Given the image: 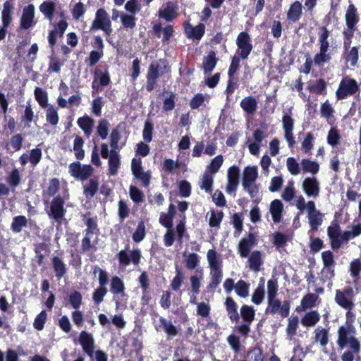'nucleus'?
Returning <instances> with one entry per match:
<instances>
[{"instance_id":"1","label":"nucleus","mask_w":361,"mask_h":361,"mask_svg":"<svg viewBox=\"0 0 361 361\" xmlns=\"http://www.w3.org/2000/svg\"><path fill=\"white\" fill-rule=\"evenodd\" d=\"M337 345L338 350H343L347 346L350 350L341 355L342 361H353L355 354L358 353L360 348L359 341L355 337V329L351 325L341 326L338 330Z\"/></svg>"},{"instance_id":"2","label":"nucleus","mask_w":361,"mask_h":361,"mask_svg":"<svg viewBox=\"0 0 361 361\" xmlns=\"http://www.w3.org/2000/svg\"><path fill=\"white\" fill-rule=\"evenodd\" d=\"M170 71V66L165 59L152 61L146 75L145 89L148 92H152L157 85L158 79L164 73Z\"/></svg>"},{"instance_id":"3","label":"nucleus","mask_w":361,"mask_h":361,"mask_svg":"<svg viewBox=\"0 0 361 361\" xmlns=\"http://www.w3.org/2000/svg\"><path fill=\"white\" fill-rule=\"evenodd\" d=\"M258 177L256 166H246L243 171L242 185L243 189L248 192L253 202L258 204L260 200L255 199L259 190V185L255 183Z\"/></svg>"},{"instance_id":"4","label":"nucleus","mask_w":361,"mask_h":361,"mask_svg":"<svg viewBox=\"0 0 361 361\" xmlns=\"http://www.w3.org/2000/svg\"><path fill=\"white\" fill-rule=\"evenodd\" d=\"M82 220L87 228L85 230V235L82 241V248H94L91 244V238L94 235L99 233V228L97 224V216H92L90 212L82 215Z\"/></svg>"},{"instance_id":"5","label":"nucleus","mask_w":361,"mask_h":361,"mask_svg":"<svg viewBox=\"0 0 361 361\" xmlns=\"http://www.w3.org/2000/svg\"><path fill=\"white\" fill-rule=\"evenodd\" d=\"M47 215L58 224L61 225L65 220L66 209L65 208V199L61 195L55 196L50 202Z\"/></svg>"},{"instance_id":"6","label":"nucleus","mask_w":361,"mask_h":361,"mask_svg":"<svg viewBox=\"0 0 361 361\" xmlns=\"http://www.w3.org/2000/svg\"><path fill=\"white\" fill-rule=\"evenodd\" d=\"M90 30H101L106 36L111 35L112 32L111 22L104 8H101L96 11L95 18L91 25Z\"/></svg>"},{"instance_id":"7","label":"nucleus","mask_w":361,"mask_h":361,"mask_svg":"<svg viewBox=\"0 0 361 361\" xmlns=\"http://www.w3.org/2000/svg\"><path fill=\"white\" fill-rule=\"evenodd\" d=\"M358 293V288H356V291L350 286L345 287L343 290H336L335 295L336 302L347 310H351L354 307L353 298L356 293Z\"/></svg>"},{"instance_id":"8","label":"nucleus","mask_w":361,"mask_h":361,"mask_svg":"<svg viewBox=\"0 0 361 361\" xmlns=\"http://www.w3.org/2000/svg\"><path fill=\"white\" fill-rule=\"evenodd\" d=\"M358 90L359 87L356 80L348 76H345L341 80L336 92V99L338 100L346 99L356 93Z\"/></svg>"},{"instance_id":"9","label":"nucleus","mask_w":361,"mask_h":361,"mask_svg":"<svg viewBox=\"0 0 361 361\" xmlns=\"http://www.w3.org/2000/svg\"><path fill=\"white\" fill-rule=\"evenodd\" d=\"M240 316L244 322L237 328L238 332L244 336H247L250 331V324L255 319V310L252 306L243 305L240 308Z\"/></svg>"},{"instance_id":"10","label":"nucleus","mask_w":361,"mask_h":361,"mask_svg":"<svg viewBox=\"0 0 361 361\" xmlns=\"http://www.w3.org/2000/svg\"><path fill=\"white\" fill-rule=\"evenodd\" d=\"M236 45L237 56L242 58V60L247 59L253 49L250 35L245 31L240 32L237 36Z\"/></svg>"},{"instance_id":"11","label":"nucleus","mask_w":361,"mask_h":361,"mask_svg":"<svg viewBox=\"0 0 361 361\" xmlns=\"http://www.w3.org/2000/svg\"><path fill=\"white\" fill-rule=\"evenodd\" d=\"M68 171L73 178L85 180L92 175L94 169L90 164H82L79 161H75L69 164Z\"/></svg>"},{"instance_id":"12","label":"nucleus","mask_w":361,"mask_h":361,"mask_svg":"<svg viewBox=\"0 0 361 361\" xmlns=\"http://www.w3.org/2000/svg\"><path fill=\"white\" fill-rule=\"evenodd\" d=\"M290 302L288 300H284L283 303L275 298L268 299V307L266 312L271 314H275L279 312L282 318H286L289 315Z\"/></svg>"},{"instance_id":"13","label":"nucleus","mask_w":361,"mask_h":361,"mask_svg":"<svg viewBox=\"0 0 361 361\" xmlns=\"http://www.w3.org/2000/svg\"><path fill=\"white\" fill-rule=\"evenodd\" d=\"M131 171L134 177L140 180L145 188L150 184L151 174L149 171H144L140 158H133L131 161Z\"/></svg>"},{"instance_id":"14","label":"nucleus","mask_w":361,"mask_h":361,"mask_svg":"<svg viewBox=\"0 0 361 361\" xmlns=\"http://www.w3.org/2000/svg\"><path fill=\"white\" fill-rule=\"evenodd\" d=\"M13 6L6 1L3 4V10L1 11V26L0 27V40L5 39L7 29L12 22V13Z\"/></svg>"},{"instance_id":"15","label":"nucleus","mask_w":361,"mask_h":361,"mask_svg":"<svg viewBox=\"0 0 361 361\" xmlns=\"http://www.w3.org/2000/svg\"><path fill=\"white\" fill-rule=\"evenodd\" d=\"M37 21L35 20V6L29 4L23 9V13L20 18V28L28 30L35 26Z\"/></svg>"},{"instance_id":"16","label":"nucleus","mask_w":361,"mask_h":361,"mask_svg":"<svg viewBox=\"0 0 361 361\" xmlns=\"http://www.w3.org/2000/svg\"><path fill=\"white\" fill-rule=\"evenodd\" d=\"M94 80L92 82V88L99 90L100 86H107L111 82L108 67L104 66L102 68H97L94 72Z\"/></svg>"},{"instance_id":"17","label":"nucleus","mask_w":361,"mask_h":361,"mask_svg":"<svg viewBox=\"0 0 361 361\" xmlns=\"http://www.w3.org/2000/svg\"><path fill=\"white\" fill-rule=\"evenodd\" d=\"M78 342L83 352L92 357L94 352V340L93 336L85 331H82L78 337Z\"/></svg>"},{"instance_id":"18","label":"nucleus","mask_w":361,"mask_h":361,"mask_svg":"<svg viewBox=\"0 0 361 361\" xmlns=\"http://www.w3.org/2000/svg\"><path fill=\"white\" fill-rule=\"evenodd\" d=\"M152 31L154 36L157 38H160L161 37V32H163L161 39L163 43L168 42L174 33V29L171 25H166L164 27H162L161 23L154 24L152 25Z\"/></svg>"},{"instance_id":"19","label":"nucleus","mask_w":361,"mask_h":361,"mask_svg":"<svg viewBox=\"0 0 361 361\" xmlns=\"http://www.w3.org/2000/svg\"><path fill=\"white\" fill-rule=\"evenodd\" d=\"M302 190L307 196L317 197L319 194V183L315 177L306 178L302 182Z\"/></svg>"},{"instance_id":"20","label":"nucleus","mask_w":361,"mask_h":361,"mask_svg":"<svg viewBox=\"0 0 361 361\" xmlns=\"http://www.w3.org/2000/svg\"><path fill=\"white\" fill-rule=\"evenodd\" d=\"M185 32L188 38L200 40L205 32V25L203 23H199L196 26H192L189 23H184Z\"/></svg>"},{"instance_id":"21","label":"nucleus","mask_w":361,"mask_h":361,"mask_svg":"<svg viewBox=\"0 0 361 361\" xmlns=\"http://www.w3.org/2000/svg\"><path fill=\"white\" fill-rule=\"evenodd\" d=\"M328 235L331 240V248H340L341 234L340 226L336 221L331 222V225L327 229Z\"/></svg>"},{"instance_id":"22","label":"nucleus","mask_w":361,"mask_h":361,"mask_svg":"<svg viewBox=\"0 0 361 361\" xmlns=\"http://www.w3.org/2000/svg\"><path fill=\"white\" fill-rule=\"evenodd\" d=\"M177 8L172 1H168L165 7L160 8L158 11L159 18L167 22H172L177 18Z\"/></svg>"},{"instance_id":"23","label":"nucleus","mask_w":361,"mask_h":361,"mask_svg":"<svg viewBox=\"0 0 361 361\" xmlns=\"http://www.w3.org/2000/svg\"><path fill=\"white\" fill-rule=\"evenodd\" d=\"M159 326L156 328L157 331H163L166 333L169 338L175 337L178 334L177 327L173 325L171 320H168L163 317L159 319Z\"/></svg>"},{"instance_id":"24","label":"nucleus","mask_w":361,"mask_h":361,"mask_svg":"<svg viewBox=\"0 0 361 361\" xmlns=\"http://www.w3.org/2000/svg\"><path fill=\"white\" fill-rule=\"evenodd\" d=\"M120 150L111 149V156L108 160V171L109 176H116L121 166Z\"/></svg>"},{"instance_id":"25","label":"nucleus","mask_w":361,"mask_h":361,"mask_svg":"<svg viewBox=\"0 0 361 361\" xmlns=\"http://www.w3.org/2000/svg\"><path fill=\"white\" fill-rule=\"evenodd\" d=\"M229 319L232 322L238 323L240 316L238 312V305L231 297H227L224 302Z\"/></svg>"},{"instance_id":"26","label":"nucleus","mask_w":361,"mask_h":361,"mask_svg":"<svg viewBox=\"0 0 361 361\" xmlns=\"http://www.w3.org/2000/svg\"><path fill=\"white\" fill-rule=\"evenodd\" d=\"M78 126L83 131L85 136L89 138L92 133L94 121L87 115L80 117L77 120Z\"/></svg>"},{"instance_id":"27","label":"nucleus","mask_w":361,"mask_h":361,"mask_svg":"<svg viewBox=\"0 0 361 361\" xmlns=\"http://www.w3.org/2000/svg\"><path fill=\"white\" fill-rule=\"evenodd\" d=\"M216 52L210 51L207 56L203 58L202 68L205 74L210 73L216 67L218 62Z\"/></svg>"},{"instance_id":"28","label":"nucleus","mask_w":361,"mask_h":361,"mask_svg":"<svg viewBox=\"0 0 361 361\" xmlns=\"http://www.w3.org/2000/svg\"><path fill=\"white\" fill-rule=\"evenodd\" d=\"M56 5L54 1L47 0L39 5V9L45 18L48 19L49 21H52L56 11Z\"/></svg>"},{"instance_id":"29","label":"nucleus","mask_w":361,"mask_h":361,"mask_svg":"<svg viewBox=\"0 0 361 361\" xmlns=\"http://www.w3.org/2000/svg\"><path fill=\"white\" fill-rule=\"evenodd\" d=\"M240 106L246 114L253 115L257 109V102L255 97L248 96L241 100Z\"/></svg>"},{"instance_id":"30","label":"nucleus","mask_w":361,"mask_h":361,"mask_svg":"<svg viewBox=\"0 0 361 361\" xmlns=\"http://www.w3.org/2000/svg\"><path fill=\"white\" fill-rule=\"evenodd\" d=\"M359 21L357 8L353 4H350L345 13V23L348 28L352 30Z\"/></svg>"},{"instance_id":"31","label":"nucleus","mask_w":361,"mask_h":361,"mask_svg":"<svg viewBox=\"0 0 361 361\" xmlns=\"http://www.w3.org/2000/svg\"><path fill=\"white\" fill-rule=\"evenodd\" d=\"M319 32V50L324 51V52L329 53V49L330 47L328 38L330 35V32L326 26H321Z\"/></svg>"},{"instance_id":"32","label":"nucleus","mask_w":361,"mask_h":361,"mask_svg":"<svg viewBox=\"0 0 361 361\" xmlns=\"http://www.w3.org/2000/svg\"><path fill=\"white\" fill-rule=\"evenodd\" d=\"M302 6L300 1L293 2L287 13V18L293 23L299 20L302 16Z\"/></svg>"},{"instance_id":"33","label":"nucleus","mask_w":361,"mask_h":361,"mask_svg":"<svg viewBox=\"0 0 361 361\" xmlns=\"http://www.w3.org/2000/svg\"><path fill=\"white\" fill-rule=\"evenodd\" d=\"M110 291L113 295H125V285L123 280L117 276H114L111 279Z\"/></svg>"},{"instance_id":"34","label":"nucleus","mask_w":361,"mask_h":361,"mask_svg":"<svg viewBox=\"0 0 361 361\" xmlns=\"http://www.w3.org/2000/svg\"><path fill=\"white\" fill-rule=\"evenodd\" d=\"M99 190V182L97 179L91 178L89 182L83 185V194L86 199L92 198Z\"/></svg>"},{"instance_id":"35","label":"nucleus","mask_w":361,"mask_h":361,"mask_svg":"<svg viewBox=\"0 0 361 361\" xmlns=\"http://www.w3.org/2000/svg\"><path fill=\"white\" fill-rule=\"evenodd\" d=\"M84 140L78 135L74 136L73 147L72 151L75 152V157L78 160H82L85 158V150L83 149Z\"/></svg>"},{"instance_id":"36","label":"nucleus","mask_w":361,"mask_h":361,"mask_svg":"<svg viewBox=\"0 0 361 361\" xmlns=\"http://www.w3.org/2000/svg\"><path fill=\"white\" fill-rule=\"evenodd\" d=\"M283 205L279 200H274L270 204V212L274 223L280 222Z\"/></svg>"},{"instance_id":"37","label":"nucleus","mask_w":361,"mask_h":361,"mask_svg":"<svg viewBox=\"0 0 361 361\" xmlns=\"http://www.w3.org/2000/svg\"><path fill=\"white\" fill-rule=\"evenodd\" d=\"M249 267L251 270L257 272L263 264L261 252L255 250L251 253L248 259Z\"/></svg>"},{"instance_id":"38","label":"nucleus","mask_w":361,"mask_h":361,"mask_svg":"<svg viewBox=\"0 0 361 361\" xmlns=\"http://www.w3.org/2000/svg\"><path fill=\"white\" fill-rule=\"evenodd\" d=\"M320 315L316 310L310 311L306 313L301 319V323L304 326L310 327L314 326L319 322Z\"/></svg>"},{"instance_id":"39","label":"nucleus","mask_w":361,"mask_h":361,"mask_svg":"<svg viewBox=\"0 0 361 361\" xmlns=\"http://www.w3.org/2000/svg\"><path fill=\"white\" fill-rule=\"evenodd\" d=\"M27 226V219L25 216L19 215L14 216L11 225V231L15 233L22 231L23 228Z\"/></svg>"},{"instance_id":"40","label":"nucleus","mask_w":361,"mask_h":361,"mask_svg":"<svg viewBox=\"0 0 361 361\" xmlns=\"http://www.w3.org/2000/svg\"><path fill=\"white\" fill-rule=\"evenodd\" d=\"M361 234V224H357L353 226L352 231H345L341 234V245L348 243L350 240L358 236Z\"/></svg>"},{"instance_id":"41","label":"nucleus","mask_w":361,"mask_h":361,"mask_svg":"<svg viewBox=\"0 0 361 361\" xmlns=\"http://www.w3.org/2000/svg\"><path fill=\"white\" fill-rule=\"evenodd\" d=\"M53 269L58 279H61L66 273V264L59 257L52 258Z\"/></svg>"},{"instance_id":"42","label":"nucleus","mask_w":361,"mask_h":361,"mask_svg":"<svg viewBox=\"0 0 361 361\" xmlns=\"http://www.w3.org/2000/svg\"><path fill=\"white\" fill-rule=\"evenodd\" d=\"M326 82L324 79L320 78L317 80L314 84L309 85L307 90L316 94H326Z\"/></svg>"},{"instance_id":"43","label":"nucleus","mask_w":361,"mask_h":361,"mask_svg":"<svg viewBox=\"0 0 361 361\" xmlns=\"http://www.w3.org/2000/svg\"><path fill=\"white\" fill-rule=\"evenodd\" d=\"M34 94L36 101L42 108H46L49 106L48 104V94L44 90L36 87Z\"/></svg>"},{"instance_id":"44","label":"nucleus","mask_w":361,"mask_h":361,"mask_svg":"<svg viewBox=\"0 0 361 361\" xmlns=\"http://www.w3.org/2000/svg\"><path fill=\"white\" fill-rule=\"evenodd\" d=\"M319 297L314 293H307L301 300V309L305 311L308 308H312L316 305V302Z\"/></svg>"},{"instance_id":"45","label":"nucleus","mask_w":361,"mask_h":361,"mask_svg":"<svg viewBox=\"0 0 361 361\" xmlns=\"http://www.w3.org/2000/svg\"><path fill=\"white\" fill-rule=\"evenodd\" d=\"M323 217L324 214L320 211L308 215L309 224L312 231H317L319 226L322 224Z\"/></svg>"},{"instance_id":"46","label":"nucleus","mask_w":361,"mask_h":361,"mask_svg":"<svg viewBox=\"0 0 361 361\" xmlns=\"http://www.w3.org/2000/svg\"><path fill=\"white\" fill-rule=\"evenodd\" d=\"M110 123L106 118L99 121L97 126V134L102 139H106L109 131Z\"/></svg>"},{"instance_id":"47","label":"nucleus","mask_w":361,"mask_h":361,"mask_svg":"<svg viewBox=\"0 0 361 361\" xmlns=\"http://www.w3.org/2000/svg\"><path fill=\"white\" fill-rule=\"evenodd\" d=\"M120 127L121 123L114 128L110 134V147L111 149L120 150L121 149V147L118 146V142L121 138V132L119 130Z\"/></svg>"},{"instance_id":"48","label":"nucleus","mask_w":361,"mask_h":361,"mask_svg":"<svg viewBox=\"0 0 361 361\" xmlns=\"http://www.w3.org/2000/svg\"><path fill=\"white\" fill-rule=\"evenodd\" d=\"M46 121L52 126H56L59 123V114L53 105L47 106L46 110Z\"/></svg>"},{"instance_id":"49","label":"nucleus","mask_w":361,"mask_h":361,"mask_svg":"<svg viewBox=\"0 0 361 361\" xmlns=\"http://www.w3.org/2000/svg\"><path fill=\"white\" fill-rule=\"evenodd\" d=\"M184 279V274L181 269L176 265V276L173 277L171 282V287L172 290L175 291L179 290Z\"/></svg>"},{"instance_id":"50","label":"nucleus","mask_w":361,"mask_h":361,"mask_svg":"<svg viewBox=\"0 0 361 361\" xmlns=\"http://www.w3.org/2000/svg\"><path fill=\"white\" fill-rule=\"evenodd\" d=\"M224 159L222 155H218L215 157L212 161L211 163L207 166V170L205 172L209 173V174H215L217 173L223 164Z\"/></svg>"},{"instance_id":"51","label":"nucleus","mask_w":361,"mask_h":361,"mask_svg":"<svg viewBox=\"0 0 361 361\" xmlns=\"http://www.w3.org/2000/svg\"><path fill=\"white\" fill-rule=\"evenodd\" d=\"M301 165L304 172H309L312 174H316L319 170V164L308 159H303L301 161Z\"/></svg>"},{"instance_id":"52","label":"nucleus","mask_w":361,"mask_h":361,"mask_svg":"<svg viewBox=\"0 0 361 361\" xmlns=\"http://www.w3.org/2000/svg\"><path fill=\"white\" fill-rule=\"evenodd\" d=\"M63 66V61L56 56H51L49 58L47 72L49 73L61 72V68Z\"/></svg>"},{"instance_id":"53","label":"nucleus","mask_w":361,"mask_h":361,"mask_svg":"<svg viewBox=\"0 0 361 361\" xmlns=\"http://www.w3.org/2000/svg\"><path fill=\"white\" fill-rule=\"evenodd\" d=\"M249 283L240 279L235 283V290L239 297L245 298L249 295Z\"/></svg>"},{"instance_id":"54","label":"nucleus","mask_w":361,"mask_h":361,"mask_svg":"<svg viewBox=\"0 0 361 361\" xmlns=\"http://www.w3.org/2000/svg\"><path fill=\"white\" fill-rule=\"evenodd\" d=\"M129 195L132 201L136 204L144 201L145 195L142 190L135 185H130L129 188Z\"/></svg>"},{"instance_id":"55","label":"nucleus","mask_w":361,"mask_h":361,"mask_svg":"<svg viewBox=\"0 0 361 361\" xmlns=\"http://www.w3.org/2000/svg\"><path fill=\"white\" fill-rule=\"evenodd\" d=\"M315 341L319 342L320 345L323 347L326 346L328 343V331L324 328L319 327L315 329Z\"/></svg>"},{"instance_id":"56","label":"nucleus","mask_w":361,"mask_h":361,"mask_svg":"<svg viewBox=\"0 0 361 361\" xmlns=\"http://www.w3.org/2000/svg\"><path fill=\"white\" fill-rule=\"evenodd\" d=\"M212 278L207 288L214 289L221 283L222 279V271L221 269H212Z\"/></svg>"},{"instance_id":"57","label":"nucleus","mask_w":361,"mask_h":361,"mask_svg":"<svg viewBox=\"0 0 361 361\" xmlns=\"http://www.w3.org/2000/svg\"><path fill=\"white\" fill-rule=\"evenodd\" d=\"M257 244L256 235L253 233H249L247 237H244L239 243L238 248H251Z\"/></svg>"},{"instance_id":"58","label":"nucleus","mask_w":361,"mask_h":361,"mask_svg":"<svg viewBox=\"0 0 361 361\" xmlns=\"http://www.w3.org/2000/svg\"><path fill=\"white\" fill-rule=\"evenodd\" d=\"M298 323L299 318L298 316H292L288 319V324L286 328V334L288 336L293 337L296 335Z\"/></svg>"},{"instance_id":"59","label":"nucleus","mask_w":361,"mask_h":361,"mask_svg":"<svg viewBox=\"0 0 361 361\" xmlns=\"http://www.w3.org/2000/svg\"><path fill=\"white\" fill-rule=\"evenodd\" d=\"M331 56L329 53L324 52V51L319 50L314 56V63L318 66H323L325 63L330 61Z\"/></svg>"},{"instance_id":"60","label":"nucleus","mask_w":361,"mask_h":361,"mask_svg":"<svg viewBox=\"0 0 361 361\" xmlns=\"http://www.w3.org/2000/svg\"><path fill=\"white\" fill-rule=\"evenodd\" d=\"M264 299V287L259 283L252 295V302L255 305H260Z\"/></svg>"},{"instance_id":"61","label":"nucleus","mask_w":361,"mask_h":361,"mask_svg":"<svg viewBox=\"0 0 361 361\" xmlns=\"http://www.w3.org/2000/svg\"><path fill=\"white\" fill-rule=\"evenodd\" d=\"M224 217L222 211H211V215L209 220V225L212 228L219 227Z\"/></svg>"},{"instance_id":"62","label":"nucleus","mask_w":361,"mask_h":361,"mask_svg":"<svg viewBox=\"0 0 361 361\" xmlns=\"http://www.w3.org/2000/svg\"><path fill=\"white\" fill-rule=\"evenodd\" d=\"M47 320V313L45 310H42L40 313H39L33 322V326L34 328L37 331H42L44 327V324Z\"/></svg>"},{"instance_id":"63","label":"nucleus","mask_w":361,"mask_h":361,"mask_svg":"<svg viewBox=\"0 0 361 361\" xmlns=\"http://www.w3.org/2000/svg\"><path fill=\"white\" fill-rule=\"evenodd\" d=\"M207 259L211 269H221V261L215 250H209Z\"/></svg>"},{"instance_id":"64","label":"nucleus","mask_w":361,"mask_h":361,"mask_svg":"<svg viewBox=\"0 0 361 361\" xmlns=\"http://www.w3.org/2000/svg\"><path fill=\"white\" fill-rule=\"evenodd\" d=\"M340 139L341 135L338 130L334 127L331 128L327 135L328 144L332 147H336L338 145Z\"/></svg>"}]
</instances>
